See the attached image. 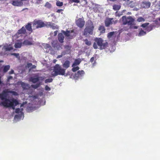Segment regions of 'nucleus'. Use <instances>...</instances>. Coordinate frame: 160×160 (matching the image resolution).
<instances>
[{
  "label": "nucleus",
  "mask_w": 160,
  "mask_h": 160,
  "mask_svg": "<svg viewBox=\"0 0 160 160\" xmlns=\"http://www.w3.org/2000/svg\"><path fill=\"white\" fill-rule=\"evenodd\" d=\"M12 76H9L8 78V79H12Z\"/></svg>",
  "instance_id": "obj_52"
},
{
  "label": "nucleus",
  "mask_w": 160,
  "mask_h": 160,
  "mask_svg": "<svg viewBox=\"0 0 160 160\" xmlns=\"http://www.w3.org/2000/svg\"><path fill=\"white\" fill-rule=\"evenodd\" d=\"M146 32L144 31L142 29L140 30L139 33H138V36H141L144 35L146 34Z\"/></svg>",
  "instance_id": "obj_29"
},
{
  "label": "nucleus",
  "mask_w": 160,
  "mask_h": 160,
  "mask_svg": "<svg viewBox=\"0 0 160 160\" xmlns=\"http://www.w3.org/2000/svg\"><path fill=\"white\" fill-rule=\"evenodd\" d=\"M94 42L93 44V47L95 49H99L102 50L105 49L107 46V42H104V40L101 38H94Z\"/></svg>",
  "instance_id": "obj_2"
},
{
  "label": "nucleus",
  "mask_w": 160,
  "mask_h": 160,
  "mask_svg": "<svg viewBox=\"0 0 160 160\" xmlns=\"http://www.w3.org/2000/svg\"><path fill=\"white\" fill-rule=\"evenodd\" d=\"M27 65L28 67L29 68L32 65V64L31 63H29Z\"/></svg>",
  "instance_id": "obj_48"
},
{
  "label": "nucleus",
  "mask_w": 160,
  "mask_h": 160,
  "mask_svg": "<svg viewBox=\"0 0 160 160\" xmlns=\"http://www.w3.org/2000/svg\"><path fill=\"white\" fill-rule=\"evenodd\" d=\"M57 41H56L54 40L52 41L51 43L52 47H53V48H55V47H56L57 46Z\"/></svg>",
  "instance_id": "obj_33"
},
{
  "label": "nucleus",
  "mask_w": 160,
  "mask_h": 160,
  "mask_svg": "<svg viewBox=\"0 0 160 160\" xmlns=\"http://www.w3.org/2000/svg\"><path fill=\"white\" fill-rule=\"evenodd\" d=\"M84 41L85 42V44L88 46H90L91 44V42L89 41L87 39H85L84 40Z\"/></svg>",
  "instance_id": "obj_31"
},
{
  "label": "nucleus",
  "mask_w": 160,
  "mask_h": 160,
  "mask_svg": "<svg viewBox=\"0 0 160 160\" xmlns=\"http://www.w3.org/2000/svg\"><path fill=\"white\" fill-rule=\"evenodd\" d=\"M114 32H112L108 33V34L107 37L109 38H111L114 35Z\"/></svg>",
  "instance_id": "obj_32"
},
{
  "label": "nucleus",
  "mask_w": 160,
  "mask_h": 160,
  "mask_svg": "<svg viewBox=\"0 0 160 160\" xmlns=\"http://www.w3.org/2000/svg\"><path fill=\"white\" fill-rule=\"evenodd\" d=\"M22 40L20 39L19 40H18L17 42H16L14 46L16 48H20L22 44Z\"/></svg>",
  "instance_id": "obj_16"
},
{
  "label": "nucleus",
  "mask_w": 160,
  "mask_h": 160,
  "mask_svg": "<svg viewBox=\"0 0 160 160\" xmlns=\"http://www.w3.org/2000/svg\"><path fill=\"white\" fill-rule=\"evenodd\" d=\"M137 21L138 22H141L142 21H144V19L142 17H140L138 18L137 19Z\"/></svg>",
  "instance_id": "obj_38"
},
{
  "label": "nucleus",
  "mask_w": 160,
  "mask_h": 160,
  "mask_svg": "<svg viewBox=\"0 0 160 160\" xmlns=\"http://www.w3.org/2000/svg\"><path fill=\"white\" fill-rule=\"evenodd\" d=\"M32 25L34 29L48 26V24H46V23H45L41 19H36L33 20L32 22Z\"/></svg>",
  "instance_id": "obj_4"
},
{
  "label": "nucleus",
  "mask_w": 160,
  "mask_h": 160,
  "mask_svg": "<svg viewBox=\"0 0 160 160\" xmlns=\"http://www.w3.org/2000/svg\"><path fill=\"white\" fill-rule=\"evenodd\" d=\"M32 22H30L28 23L25 25L24 27L25 28L26 30H27L28 32H29V34H31V33L33 32V29L32 28Z\"/></svg>",
  "instance_id": "obj_11"
},
{
  "label": "nucleus",
  "mask_w": 160,
  "mask_h": 160,
  "mask_svg": "<svg viewBox=\"0 0 160 160\" xmlns=\"http://www.w3.org/2000/svg\"><path fill=\"white\" fill-rule=\"evenodd\" d=\"M61 32L66 37H68L69 39H72L74 37L76 36V34L73 30H67L66 31L62 30Z\"/></svg>",
  "instance_id": "obj_6"
},
{
  "label": "nucleus",
  "mask_w": 160,
  "mask_h": 160,
  "mask_svg": "<svg viewBox=\"0 0 160 160\" xmlns=\"http://www.w3.org/2000/svg\"><path fill=\"white\" fill-rule=\"evenodd\" d=\"M39 77V80H40L42 81L44 80L45 79V77L44 76L43 77Z\"/></svg>",
  "instance_id": "obj_43"
},
{
  "label": "nucleus",
  "mask_w": 160,
  "mask_h": 160,
  "mask_svg": "<svg viewBox=\"0 0 160 160\" xmlns=\"http://www.w3.org/2000/svg\"><path fill=\"white\" fill-rule=\"evenodd\" d=\"M8 92V90H5L0 93V99L3 101L1 102V104L5 107H11L14 109L15 106L18 105L19 103L17 100L14 98L12 99L11 100L7 98Z\"/></svg>",
  "instance_id": "obj_1"
},
{
  "label": "nucleus",
  "mask_w": 160,
  "mask_h": 160,
  "mask_svg": "<svg viewBox=\"0 0 160 160\" xmlns=\"http://www.w3.org/2000/svg\"><path fill=\"white\" fill-rule=\"evenodd\" d=\"M148 24H149V23H145L142 24L141 25V27H143V28H147V26Z\"/></svg>",
  "instance_id": "obj_39"
},
{
  "label": "nucleus",
  "mask_w": 160,
  "mask_h": 160,
  "mask_svg": "<svg viewBox=\"0 0 160 160\" xmlns=\"http://www.w3.org/2000/svg\"><path fill=\"white\" fill-rule=\"evenodd\" d=\"M1 47V46H0V48Z\"/></svg>",
  "instance_id": "obj_60"
},
{
  "label": "nucleus",
  "mask_w": 160,
  "mask_h": 160,
  "mask_svg": "<svg viewBox=\"0 0 160 160\" xmlns=\"http://www.w3.org/2000/svg\"><path fill=\"white\" fill-rule=\"evenodd\" d=\"M113 18H107L105 20L104 23L105 26L106 27H109L112 24V20Z\"/></svg>",
  "instance_id": "obj_12"
},
{
  "label": "nucleus",
  "mask_w": 160,
  "mask_h": 160,
  "mask_svg": "<svg viewBox=\"0 0 160 160\" xmlns=\"http://www.w3.org/2000/svg\"><path fill=\"white\" fill-rule=\"evenodd\" d=\"M3 49L6 51H10L13 49V48L10 44H6L3 47Z\"/></svg>",
  "instance_id": "obj_13"
},
{
  "label": "nucleus",
  "mask_w": 160,
  "mask_h": 160,
  "mask_svg": "<svg viewBox=\"0 0 160 160\" xmlns=\"http://www.w3.org/2000/svg\"><path fill=\"white\" fill-rule=\"evenodd\" d=\"M122 21L123 25L128 24V25L131 26L133 25L135 20L131 16H129L127 17L124 16L122 17Z\"/></svg>",
  "instance_id": "obj_5"
},
{
  "label": "nucleus",
  "mask_w": 160,
  "mask_h": 160,
  "mask_svg": "<svg viewBox=\"0 0 160 160\" xmlns=\"http://www.w3.org/2000/svg\"><path fill=\"white\" fill-rule=\"evenodd\" d=\"M45 89L46 90L49 91L51 90V88L48 85H46L45 87Z\"/></svg>",
  "instance_id": "obj_40"
},
{
  "label": "nucleus",
  "mask_w": 160,
  "mask_h": 160,
  "mask_svg": "<svg viewBox=\"0 0 160 160\" xmlns=\"http://www.w3.org/2000/svg\"><path fill=\"white\" fill-rule=\"evenodd\" d=\"M44 47V48L45 49H48V48L49 49H51L52 48L51 46L49 44H45L43 45Z\"/></svg>",
  "instance_id": "obj_30"
},
{
  "label": "nucleus",
  "mask_w": 160,
  "mask_h": 160,
  "mask_svg": "<svg viewBox=\"0 0 160 160\" xmlns=\"http://www.w3.org/2000/svg\"><path fill=\"white\" fill-rule=\"evenodd\" d=\"M32 42L28 40H25L22 42V44L25 45H32Z\"/></svg>",
  "instance_id": "obj_23"
},
{
  "label": "nucleus",
  "mask_w": 160,
  "mask_h": 160,
  "mask_svg": "<svg viewBox=\"0 0 160 160\" xmlns=\"http://www.w3.org/2000/svg\"><path fill=\"white\" fill-rule=\"evenodd\" d=\"M20 112V109L19 108H17L16 109L15 112L16 113H18Z\"/></svg>",
  "instance_id": "obj_41"
},
{
  "label": "nucleus",
  "mask_w": 160,
  "mask_h": 160,
  "mask_svg": "<svg viewBox=\"0 0 160 160\" xmlns=\"http://www.w3.org/2000/svg\"><path fill=\"white\" fill-rule=\"evenodd\" d=\"M58 31H56L54 32V36H56L57 34L58 33Z\"/></svg>",
  "instance_id": "obj_49"
},
{
  "label": "nucleus",
  "mask_w": 160,
  "mask_h": 160,
  "mask_svg": "<svg viewBox=\"0 0 160 160\" xmlns=\"http://www.w3.org/2000/svg\"><path fill=\"white\" fill-rule=\"evenodd\" d=\"M112 22H114V24H115V23H117V20H115V21H113Z\"/></svg>",
  "instance_id": "obj_51"
},
{
  "label": "nucleus",
  "mask_w": 160,
  "mask_h": 160,
  "mask_svg": "<svg viewBox=\"0 0 160 160\" xmlns=\"http://www.w3.org/2000/svg\"><path fill=\"white\" fill-rule=\"evenodd\" d=\"M10 68V66L9 65H6L4 66L3 71L4 72H6L9 70Z\"/></svg>",
  "instance_id": "obj_28"
},
{
  "label": "nucleus",
  "mask_w": 160,
  "mask_h": 160,
  "mask_svg": "<svg viewBox=\"0 0 160 160\" xmlns=\"http://www.w3.org/2000/svg\"><path fill=\"white\" fill-rule=\"evenodd\" d=\"M56 60H54L53 61H54V62H54V63H55V62H56Z\"/></svg>",
  "instance_id": "obj_57"
},
{
  "label": "nucleus",
  "mask_w": 160,
  "mask_h": 160,
  "mask_svg": "<svg viewBox=\"0 0 160 160\" xmlns=\"http://www.w3.org/2000/svg\"><path fill=\"white\" fill-rule=\"evenodd\" d=\"M94 58L93 57L91 58L90 59V61L91 62H93V61H94Z\"/></svg>",
  "instance_id": "obj_47"
},
{
  "label": "nucleus",
  "mask_w": 160,
  "mask_h": 160,
  "mask_svg": "<svg viewBox=\"0 0 160 160\" xmlns=\"http://www.w3.org/2000/svg\"><path fill=\"white\" fill-rule=\"evenodd\" d=\"M73 67V68H72V70L73 72H76V71L78 70L79 69V68L78 66L75 67Z\"/></svg>",
  "instance_id": "obj_37"
},
{
  "label": "nucleus",
  "mask_w": 160,
  "mask_h": 160,
  "mask_svg": "<svg viewBox=\"0 0 160 160\" xmlns=\"http://www.w3.org/2000/svg\"><path fill=\"white\" fill-rule=\"evenodd\" d=\"M70 62L68 60H66L62 64L63 67L66 69L68 68L70 66Z\"/></svg>",
  "instance_id": "obj_20"
},
{
  "label": "nucleus",
  "mask_w": 160,
  "mask_h": 160,
  "mask_svg": "<svg viewBox=\"0 0 160 160\" xmlns=\"http://www.w3.org/2000/svg\"><path fill=\"white\" fill-rule=\"evenodd\" d=\"M52 81L53 79L52 78H48L45 80V82L46 83H47L48 82H52Z\"/></svg>",
  "instance_id": "obj_35"
},
{
  "label": "nucleus",
  "mask_w": 160,
  "mask_h": 160,
  "mask_svg": "<svg viewBox=\"0 0 160 160\" xmlns=\"http://www.w3.org/2000/svg\"><path fill=\"white\" fill-rule=\"evenodd\" d=\"M138 27L136 26H134V29H137Z\"/></svg>",
  "instance_id": "obj_55"
},
{
  "label": "nucleus",
  "mask_w": 160,
  "mask_h": 160,
  "mask_svg": "<svg viewBox=\"0 0 160 160\" xmlns=\"http://www.w3.org/2000/svg\"><path fill=\"white\" fill-rule=\"evenodd\" d=\"M64 38V37L62 33H60L58 34V39L60 42L61 43L63 42Z\"/></svg>",
  "instance_id": "obj_15"
},
{
  "label": "nucleus",
  "mask_w": 160,
  "mask_h": 160,
  "mask_svg": "<svg viewBox=\"0 0 160 160\" xmlns=\"http://www.w3.org/2000/svg\"><path fill=\"white\" fill-rule=\"evenodd\" d=\"M81 60L80 58H78L77 59H76L75 60V61L74 63H73L72 65V67H74L75 66L78 65L81 62Z\"/></svg>",
  "instance_id": "obj_17"
},
{
  "label": "nucleus",
  "mask_w": 160,
  "mask_h": 160,
  "mask_svg": "<svg viewBox=\"0 0 160 160\" xmlns=\"http://www.w3.org/2000/svg\"><path fill=\"white\" fill-rule=\"evenodd\" d=\"M98 30L101 33H104L105 32L106 29L103 26L100 25L99 27Z\"/></svg>",
  "instance_id": "obj_21"
},
{
  "label": "nucleus",
  "mask_w": 160,
  "mask_h": 160,
  "mask_svg": "<svg viewBox=\"0 0 160 160\" xmlns=\"http://www.w3.org/2000/svg\"><path fill=\"white\" fill-rule=\"evenodd\" d=\"M14 70H12L9 72V73L10 74H13L14 73Z\"/></svg>",
  "instance_id": "obj_46"
},
{
  "label": "nucleus",
  "mask_w": 160,
  "mask_h": 160,
  "mask_svg": "<svg viewBox=\"0 0 160 160\" xmlns=\"http://www.w3.org/2000/svg\"><path fill=\"white\" fill-rule=\"evenodd\" d=\"M12 55L15 56L16 58H19V54L18 53H13L12 54Z\"/></svg>",
  "instance_id": "obj_42"
},
{
  "label": "nucleus",
  "mask_w": 160,
  "mask_h": 160,
  "mask_svg": "<svg viewBox=\"0 0 160 160\" xmlns=\"http://www.w3.org/2000/svg\"><path fill=\"white\" fill-rule=\"evenodd\" d=\"M159 9H160V3H159Z\"/></svg>",
  "instance_id": "obj_59"
},
{
  "label": "nucleus",
  "mask_w": 160,
  "mask_h": 160,
  "mask_svg": "<svg viewBox=\"0 0 160 160\" xmlns=\"http://www.w3.org/2000/svg\"><path fill=\"white\" fill-rule=\"evenodd\" d=\"M18 116V115H15V118H17V117Z\"/></svg>",
  "instance_id": "obj_56"
},
{
  "label": "nucleus",
  "mask_w": 160,
  "mask_h": 160,
  "mask_svg": "<svg viewBox=\"0 0 160 160\" xmlns=\"http://www.w3.org/2000/svg\"><path fill=\"white\" fill-rule=\"evenodd\" d=\"M45 6L48 8H50L51 7L52 5L48 2H47L45 5Z\"/></svg>",
  "instance_id": "obj_36"
},
{
  "label": "nucleus",
  "mask_w": 160,
  "mask_h": 160,
  "mask_svg": "<svg viewBox=\"0 0 160 160\" xmlns=\"http://www.w3.org/2000/svg\"><path fill=\"white\" fill-rule=\"evenodd\" d=\"M158 20L160 21V18H158Z\"/></svg>",
  "instance_id": "obj_58"
},
{
  "label": "nucleus",
  "mask_w": 160,
  "mask_h": 160,
  "mask_svg": "<svg viewBox=\"0 0 160 160\" xmlns=\"http://www.w3.org/2000/svg\"><path fill=\"white\" fill-rule=\"evenodd\" d=\"M21 2L17 1H13L12 2V4L13 5L15 6H19L21 5Z\"/></svg>",
  "instance_id": "obj_24"
},
{
  "label": "nucleus",
  "mask_w": 160,
  "mask_h": 160,
  "mask_svg": "<svg viewBox=\"0 0 160 160\" xmlns=\"http://www.w3.org/2000/svg\"><path fill=\"white\" fill-rule=\"evenodd\" d=\"M85 23L83 18H80L76 21V24L78 27L82 28H83Z\"/></svg>",
  "instance_id": "obj_8"
},
{
  "label": "nucleus",
  "mask_w": 160,
  "mask_h": 160,
  "mask_svg": "<svg viewBox=\"0 0 160 160\" xmlns=\"http://www.w3.org/2000/svg\"><path fill=\"white\" fill-rule=\"evenodd\" d=\"M143 7L145 8H148L150 7L151 3L149 2H143Z\"/></svg>",
  "instance_id": "obj_22"
},
{
  "label": "nucleus",
  "mask_w": 160,
  "mask_h": 160,
  "mask_svg": "<svg viewBox=\"0 0 160 160\" xmlns=\"http://www.w3.org/2000/svg\"><path fill=\"white\" fill-rule=\"evenodd\" d=\"M62 57V55H58V57L57 58H61V57Z\"/></svg>",
  "instance_id": "obj_54"
},
{
  "label": "nucleus",
  "mask_w": 160,
  "mask_h": 160,
  "mask_svg": "<svg viewBox=\"0 0 160 160\" xmlns=\"http://www.w3.org/2000/svg\"><path fill=\"white\" fill-rule=\"evenodd\" d=\"M46 24H48V25L51 28L53 29H58V26H55L54 24L50 22H46Z\"/></svg>",
  "instance_id": "obj_18"
},
{
  "label": "nucleus",
  "mask_w": 160,
  "mask_h": 160,
  "mask_svg": "<svg viewBox=\"0 0 160 160\" xmlns=\"http://www.w3.org/2000/svg\"><path fill=\"white\" fill-rule=\"evenodd\" d=\"M121 8V6L119 5L115 4L113 6V9L115 11L118 10Z\"/></svg>",
  "instance_id": "obj_26"
},
{
  "label": "nucleus",
  "mask_w": 160,
  "mask_h": 160,
  "mask_svg": "<svg viewBox=\"0 0 160 160\" xmlns=\"http://www.w3.org/2000/svg\"><path fill=\"white\" fill-rule=\"evenodd\" d=\"M62 11L63 10L62 9H59L57 10L56 12L58 13H60L61 11Z\"/></svg>",
  "instance_id": "obj_45"
},
{
  "label": "nucleus",
  "mask_w": 160,
  "mask_h": 160,
  "mask_svg": "<svg viewBox=\"0 0 160 160\" xmlns=\"http://www.w3.org/2000/svg\"><path fill=\"white\" fill-rule=\"evenodd\" d=\"M65 69L62 68L59 64H56L53 68V71L51 72L52 77H54L58 75H64L65 74Z\"/></svg>",
  "instance_id": "obj_3"
},
{
  "label": "nucleus",
  "mask_w": 160,
  "mask_h": 160,
  "mask_svg": "<svg viewBox=\"0 0 160 160\" xmlns=\"http://www.w3.org/2000/svg\"><path fill=\"white\" fill-rule=\"evenodd\" d=\"M88 26L87 27H89L90 28H94V26L93 22L91 20L88 21L87 22Z\"/></svg>",
  "instance_id": "obj_25"
},
{
  "label": "nucleus",
  "mask_w": 160,
  "mask_h": 160,
  "mask_svg": "<svg viewBox=\"0 0 160 160\" xmlns=\"http://www.w3.org/2000/svg\"><path fill=\"white\" fill-rule=\"evenodd\" d=\"M93 29L94 28H89V27H86L84 30L83 35L87 36L89 34H92Z\"/></svg>",
  "instance_id": "obj_10"
},
{
  "label": "nucleus",
  "mask_w": 160,
  "mask_h": 160,
  "mask_svg": "<svg viewBox=\"0 0 160 160\" xmlns=\"http://www.w3.org/2000/svg\"><path fill=\"white\" fill-rule=\"evenodd\" d=\"M26 30L24 27L23 26L22 28L18 30L17 32L14 35V36L17 38L22 36L23 34H27Z\"/></svg>",
  "instance_id": "obj_7"
},
{
  "label": "nucleus",
  "mask_w": 160,
  "mask_h": 160,
  "mask_svg": "<svg viewBox=\"0 0 160 160\" xmlns=\"http://www.w3.org/2000/svg\"><path fill=\"white\" fill-rule=\"evenodd\" d=\"M72 2L78 3L79 2V0H72Z\"/></svg>",
  "instance_id": "obj_44"
},
{
  "label": "nucleus",
  "mask_w": 160,
  "mask_h": 160,
  "mask_svg": "<svg viewBox=\"0 0 160 160\" xmlns=\"http://www.w3.org/2000/svg\"><path fill=\"white\" fill-rule=\"evenodd\" d=\"M30 80L33 83H35L39 81V78L38 77L36 78L31 77L30 78Z\"/></svg>",
  "instance_id": "obj_19"
},
{
  "label": "nucleus",
  "mask_w": 160,
  "mask_h": 160,
  "mask_svg": "<svg viewBox=\"0 0 160 160\" xmlns=\"http://www.w3.org/2000/svg\"><path fill=\"white\" fill-rule=\"evenodd\" d=\"M56 4L57 6L59 7L62 6L63 5V2H60L59 1L57 2Z\"/></svg>",
  "instance_id": "obj_34"
},
{
  "label": "nucleus",
  "mask_w": 160,
  "mask_h": 160,
  "mask_svg": "<svg viewBox=\"0 0 160 160\" xmlns=\"http://www.w3.org/2000/svg\"><path fill=\"white\" fill-rule=\"evenodd\" d=\"M1 77L0 76V85L2 84V82L1 81Z\"/></svg>",
  "instance_id": "obj_53"
},
{
  "label": "nucleus",
  "mask_w": 160,
  "mask_h": 160,
  "mask_svg": "<svg viewBox=\"0 0 160 160\" xmlns=\"http://www.w3.org/2000/svg\"><path fill=\"white\" fill-rule=\"evenodd\" d=\"M84 74V72L83 70L78 71L75 74L73 78L75 79H78L83 76Z\"/></svg>",
  "instance_id": "obj_9"
},
{
  "label": "nucleus",
  "mask_w": 160,
  "mask_h": 160,
  "mask_svg": "<svg viewBox=\"0 0 160 160\" xmlns=\"http://www.w3.org/2000/svg\"><path fill=\"white\" fill-rule=\"evenodd\" d=\"M20 84L23 90H28L30 88L29 84H28L21 82Z\"/></svg>",
  "instance_id": "obj_14"
},
{
  "label": "nucleus",
  "mask_w": 160,
  "mask_h": 160,
  "mask_svg": "<svg viewBox=\"0 0 160 160\" xmlns=\"http://www.w3.org/2000/svg\"><path fill=\"white\" fill-rule=\"evenodd\" d=\"M41 83L40 82L38 83L35 85H32L31 87L32 88L35 89L39 87L41 85Z\"/></svg>",
  "instance_id": "obj_27"
},
{
  "label": "nucleus",
  "mask_w": 160,
  "mask_h": 160,
  "mask_svg": "<svg viewBox=\"0 0 160 160\" xmlns=\"http://www.w3.org/2000/svg\"><path fill=\"white\" fill-rule=\"evenodd\" d=\"M36 68V66L35 65H32V67L31 68V69H33L35 68Z\"/></svg>",
  "instance_id": "obj_50"
}]
</instances>
